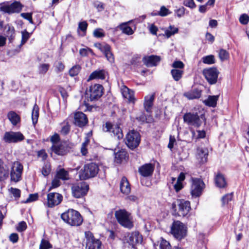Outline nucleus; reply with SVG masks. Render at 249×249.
Instances as JSON below:
<instances>
[{
	"label": "nucleus",
	"instance_id": "56",
	"mask_svg": "<svg viewBox=\"0 0 249 249\" xmlns=\"http://www.w3.org/2000/svg\"><path fill=\"white\" fill-rule=\"evenodd\" d=\"M27 228L26 223L24 221H21L18 224V226L17 228V230L18 232H22L25 231Z\"/></svg>",
	"mask_w": 249,
	"mask_h": 249
},
{
	"label": "nucleus",
	"instance_id": "19",
	"mask_svg": "<svg viewBox=\"0 0 249 249\" xmlns=\"http://www.w3.org/2000/svg\"><path fill=\"white\" fill-rule=\"evenodd\" d=\"M9 173L8 166L0 159V182L6 180L9 177Z\"/></svg>",
	"mask_w": 249,
	"mask_h": 249
},
{
	"label": "nucleus",
	"instance_id": "61",
	"mask_svg": "<svg viewBox=\"0 0 249 249\" xmlns=\"http://www.w3.org/2000/svg\"><path fill=\"white\" fill-rule=\"evenodd\" d=\"M0 11L10 15L9 4H7L5 2L0 3Z\"/></svg>",
	"mask_w": 249,
	"mask_h": 249
},
{
	"label": "nucleus",
	"instance_id": "24",
	"mask_svg": "<svg viewBox=\"0 0 249 249\" xmlns=\"http://www.w3.org/2000/svg\"><path fill=\"white\" fill-rule=\"evenodd\" d=\"M7 116L13 126L17 125V124H19L21 122L20 116L14 111L8 112Z\"/></svg>",
	"mask_w": 249,
	"mask_h": 249
},
{
	"label": "nucleus",
	"instance_id": "59",
	"mask_svg": "<svg viewBox=\"0 0 249 249\" xmlns=\"http://www.w3.org/2000/svg\"><path fill=\"white\" fill-rule=\"evenodd\" d=\"M232 198V193L228 194L222 197L221 200L223 205L228 203L229 201H231Z\"/></svg>",
	"mask_w": 249,
	"mask_h": 249
},
{
	"label": "nucleus",
	"instance_id": "6",
	"mask_svg": "<svg viewBox=\"0 0 249 249\" xmlns=\"http://www.w3.org/2000/svg\"><path fill=\"white\" fill-rule=\"evenodd\" d=\"M204 120V115L202 114L198 115L197 113H187L183 116L184 122L189 125L198 127Z\"/></svg>",
	"mask_w": 249,
	"mask_h": 249
},
{
	"label": "nucleus",
	"instance_id": "58",
	"mask_svg": "<svg viewBox=\"0 0 249 249\" xmlns=\"http://www.w3.org/2000/svg\"><path fill=\"white\" fill-rule=\"evenodd\" d=\"M60 185V180L57 179V178H54L52 180L51 185L48 189V192L50 191L52 189H53V188H56L59 187Z\"/></svg>",
	"mask_w": 249,
	"mask_h": 249
},
{
	"label": "nucleus",
	"instance_id": "25",
	"mask_svg": "<svg viewBox=\"0 0 249 249\" xmlns=\"http://www.w3.org/2000/svg\"><path fill=\"white\" fill-rule=\"evenodd\" d=\"M208 151L206 149L199 148L197 149L196 158L200 163H203L207 161Z\"/></svg>",
	"mask_w": 249,
	"mask_h": 249
},
{
	"label": "nucleus",
	"instance_id": "1",
	"mask_svg": "<svg viewBox=\"0 0 249 249\" xmlns=\"http://www.w3.org/2000/svg\"><path fill=\"white\" fill-rule=\"evenodd\" d=\"M114 215L118 222L123 227L129 229L133 227L131 214L125 209H119L115 212Z\"/></svg>",
	"mask_w": 249,
	"mask_h": 249
},
{
	"label": "nucleus",
	"instance_id": "3",
	"mask_svg": "<svg viewBox=\"0 0 249 249\" xmlns=\"http://www.w3.org/2000/svg\"><path fill=\"white\" fill-rule=\"evenodd\" d=\"M63 221L71 226H79L83 222V219L79 213L73 209H69L63 213Z\"/></svg>",
	"mask_w": 249,
	"mask_h": 249
},
{
	"label": "nucleus",
	"instance_id": "42",
	"mask_svg": "<svg viewBox=\"0 0 249 249\" xmlns=\"http://www.w3.org/2000/svg\"><path fill=\"white\" fill-rule=\"evenodd\" d=\"M50 67V65L49 64H40L38 68L39 73L45 74L49 70Z\"/></svg>",
	"mask_w": 249,
	"mask_h": 249
},
{
	"label": "nucleus",
	"instance_id": "28",
	"mask_svg": "<svg viewBox=\"0 0 249 249\" xmlns=\"http://www.w3.org/2000/svg\"><path fill=\"white\" fill-rule=\"evenodd\" d=\"M23 5L19 1H15L9 4L10 14L19 13L22 8Z\"/></svg>",
	"mask_w": 249,
	"mask_h": 249
},
{
	"label": "nucleus",
	"instance_id": "34",
	"mask_svg": "<svg viewBox=\"0 0 249 249\" xmlns=\"http://www.w3.org/2000/svg\"><path fill=\"white\" fill-rule=\"evenodd\" d=\"M183 70L172 69L171 71L172 77L176 81H179L182 77L183 74Z\"/></svg>",
	"mask_w": 249,
	"mask_h": 249
},
{
	"label": "nucleus",
	"instance_id": "45",
	"mask_svg": "<svg viewBox=\"0 0 249 249\" xmlns=\"http://www.w3.org/2000/svg\"><path fill=\"white\" fill-rule=\"evenodd\" d=\"M219 57L222 61L227 60L229 57V53L225 50L221 49L218 53Z\"/></svg>",
	"mask_w": 249,
	"mask_h": 249
},
{
	"label": "nucleus",
	"instance_id": "52",
	"mask_svg": "<svg viewBox=\"0 0 249 249\" xmlns=\"http://www.w3.org/2000/svg\"><path fill=\"white\" fill-rule=\"evenodd\" d=\"M173 69H180L183 70L184 67V64L181 61H175L172 64Z\"/></svg>",
	"mask_w": 249,
	"mask_h": 249
},
{
	"label": "nucleus",
	"instance_id": "30",
	"mask_svg": "<svg viewBox=\"0 0 249 249\" xmlns=\"http://www.w3.org/2000/svg\"><path fill=\"white\" fill-rule=\"evenodd\" d=\"M127 158V153L124 150H120L115 154V161L118 163L125 160Z\"/></svg>",
	"mask_w": 249,
	"mask_h": 249
},
{
	"label": "nucleus",
	"instance_id": "4",
	"mask_svg": "<svg viewBox=\"0 0 249 249\" xmlns=\"http://www.w3.org/2000/svg\"><path fill=\"white\" fill-rule=\"evenodd\" d=\"M99 171V166L97 164L93 162L85 165L83 169L79 173L80 179H87L96 176Z\"/></svg>",
	"mask_w": 249,
	"mask_h": 249
},
{
	"label": "nucleus",
	"instance_id": "44",
	"mask_svg": "<svg viewBox=\"0 0 249 249\" xmlns=\"http://www.w3.org/2000/svg\"><path fill=\"white\" fill-rule=\"evenodd\" d=\"M88 27V23L86 21L80 22L78 26V32L81 31L83 33V36L85 35Z\"/></svg>",
	"mask_w": 249,
	"mask_h": 249
},
{
	"label": "nucleus",
	"instance_id": "36",
	"mask_svg": "<svg viewBox=\"0 0 249 249\" xmlns=\"http://www.w3.org/2000/svg\"><path fill=\"white\" fill-rule=\"evenodd\" d=\"M159 249H173L170 243L161 238L159 241Z\"/></svg>",
	"mask_w": 249,
	"mask_h": 249
},
{
	"label": "nucleus",
	"instance_id": "21",
	"mask_svg": "<svg viewBox=\"0 0 249 249\" xmlns=\"http://www.w3.org/2000/svg\"><path fill=\"white\" fill-rule=\"evenodd\" d=\"M160 60V58L159 56L153 55L144 57L143 58L144 63L148 67L156 66Z\"/></svg>",
	"mask_w": 249,
	"mask_h": 249
},
{
	"label": "nucleus",
	"instance_id": "33",
	"mask_svg": "<svg viewBox=\"0 0 249 249\" xmlns=\"http://www.w3.org/2000/svg\"><path fill=\"white\" fill-rule=\"evenodd\" d=\"M131 21H129L128 22L123 23L120 24L119 26L123 33L127 35H131L134 33L132 29L128 25V23Z\"/></svg>",
	"mask_w": 249,
	"mask_h": 249
},
{
	"label": "nucleus",
	"instance_id": "63",
	"mask_svg": "<svg viewBox=\"0 0 249 249\" xmlns=\"http://www.w3.org/2000/svg\"><path fill=\"white\" fill-rule=\"evenodd\" d=\"M54 67L56 72L59 73L61 72L62 70V62L60 60L56 61L54 64Z\"/></svg>",
	"mask_w": 249,
	"mask_h": 249
},
{
	"label": "nucleus",
	"instance_id": "17",
	"mask_svg": "<svg viewBox=\"0 0 249 249\" xmlns=\"http://www.w3.org/2000/svg\"><path fill=\"white\" fill-rule=\"evenodd\" d=\"M125 240L132 248H135L137 245L142 243V237L139 232H133L128 234L125 237Z\"/></svg>",
	"mask_w": 249,
	"mask_h": 249
},
{
	"label": "nucleus",
	"instance_id": "41",
	"mask_svg": "<svg viewBox=\"0 0 249 249\" xmlns=\"http://www.w3.org/2000/svg\"><path fill=\"white\" fill-rule=\"evenodd\" d=\"M52 248V245L49 241L42 239L39 245V249H50Z\"/></svg>",
	"mask_w": 249,
	"mask_h": 249
},
{
	"label": "nucleus",
	"instance_id": "47",
	"mask_svg": "<svg viewBox=\"0 0 249 249\" xmlns=\"http://www.w3.org/2000/svg\"><path fill=\"white\" fill-rule=\"evenodd\" d=\"M11 193L15 197V199H18L21 196V191L20 189L11 187L10 189Z\"/></svg>",
	"mask_w": 249,
	"mask_h": 249
},
{
	"label": "nucleus",
	"instance_id": "7",
	"mask_svg": "<svg viewBox=\"0 0 249 249\" xmlns=\"http://www.w3.org/2000/svg\"><path fill=\"white\" fill-rule=\"evenodd\" d=\"M140 140L139 133L132 130L127 134L125 137V143L129 148L133 149L139 145Z\"/></svg>",
	"mask_w": 249,
	"mask_h": 249
},
{
	"label": "nucleus",
	"instance_id": "2",
	"mask_svg": "<svg viewBox=\"0 0 249 249\" xmlns=\"http://www.w3.org/2000/svg\"><path fill=\"white\" fill-rule=\"evenodd\" d=\"M172 208L175 214L184 216L191 209L190 203L189 201L184 199H178L172 203Z\"/></svg>",
	"mask_w": 249,
	"mask_h": 249
},
{
	"label": "nucleus",
	"instance_id": "37",
	"mask_svg": "<svg viewBox=\"0 0 249 249\" xmlns=\"http://www.w3.org/2000/svg\"><path fill=\"white\" fill-rule=\"evenodd\" d=\"M184 95L189 99L199 98L201 96V93L198 90H194L191 92L184 94Z\"/></svg>",
	"mask_w": 249,
	"mask_h": 249
},
{
	"label": "nucleus",
	"instance_id": "60",
	"mask_svg": "<svg viewBox=\"0 0 249 249\" xmlns=\"http://www.w3.org/2000/svg\"><path fill=\"white\" fill-rule=\"evenodd\" d=\"M239 21L242 24L246 25L249 21V16L246 14H242L239 18Z\"/></svg>",
	"mask_w": 249,
	"mask_h": 249
},
{
	"label": "nucleus",
	"instance_id": "26",
	"mask_svg": "<svg viewBox=\"0 0 249 249\" xmlns=\"http://www.w3.org/2000/svg\"><path fill=\"white\" fill-rule=\"evenodd\" d=\"M154 99V94H149L144 97L143 106L147 112H150L151 111Z\"/></svg>",
	"mask_w": 249,
	"mask_h": 249
},
{
	"label": "nucleus",
	"instance_id": "29",
	"mask_svg": "<svg viewBox=\"0 0 249 249\" xmlns=\"http://www.w3.org/2000/svg\"><path fill=\"white\" fill-rule=\"evenodd\" d=\"M215 183L217 187L220 188H225L227 185V183L224 176L218 173L215 178Z\"/></svg>",
	"mask_w": 249,
	"mask_h": 249
},
{
	"label": "nucleus",
	"instance_id": "15",
	"mask_svg": "<svg viewBox=\"0 0 249 249\" xmlns=\"http://www.w3.org/2000/svg\"><path fill=\"white\" fill-rule=\"evenodd\" d=\"M103 88L102 85L95 84L90 87L89 92V100L94 101L100 98L103 94Z\"/></svg>",
	"mask_w": 249,
	"mask_h": 249
},
{
	"label": "nucleus",
	"instance_id": "5",
	"mask_svg": "<svg viewBox=\"0 0 249 249\" xmlns=\"http://www.w3.org/2000/svg\"><path fill=\"white\" fill-rule=\"evenodd\" d=\"M171 233L178 240L184 238L187 234V228L179 221H174L171 227Z\"/></svg>",
	"mask_w": 249,
	"mask_h": 249
},
{
	"label": "nucleus",
	"instance_id": "40",
	"mask_svg": "<svg viewBox=\"0 0 249 249\" xmlns=\"http://www.w3.org/2000/svg\"><path fill=\"white\" fill-rule=\"evenodd\" d=\"M192 138L195 139L203 138L205 137V132L204 130H198L196 133L194 130H191Z\"/></svg>",
	"mask_w": 249,
	"mask_h": 249
},
{
	"label": "nucleus",
	"instance_id": "9",
	"mask_svg": "<svg viewBox=\"0 0 249 249\" xmlns=\"http://www.w3.org/2000/svg\"><path fill=\"white\" fill-rule=\"evenodd\" d=\"M72 195L76 198H80L86 195L89 190V185L85 182H81L71 186Z\"/></svg>",
	"mask_w": 249,
	"mask_h": 249
},
{
	"label": "nucleus",
	"instance_id": "49",
	"mask_svg": "<svg viewBox=\"0 0 249 249\" xmlns=\"http://www.w3.org/2000/svg\"><path fill=\"white\" fill-rule=\"evenodd\" d=\"M51 171V168L50 165L44 164L41 169L42 174L44 177H47Z\"/></svg>",
	"mask_w": 249,
	"mask_h": 249
},
{
	"label": "nucleus",
	"instance_id": "57",
	"mask_svg": "<svg viewBox=\"0 0 249 249\" xmlns=\"http://www.w3.org/2000/svg\"><path fill=\"white\" fill-rule=\"evenodd\" d=\"M20 16L24 19L28 20L30 23H34L32 18V13H22Z\"/></svg>",
	"mask_w": 249,
	"mask_h": 249
},
{
	"label": "nucleus",
	"instance_id": "46",
	"mask_svg": "<svg viewBox=\"0 0 249 249\" xmlns=\"http://www.w3.org/2000/svg\"><path fill=\"white\" fill-rule=\"evenodd\" d=\"M89 142V139L86 137L85 141L82 143L81 148V152L83 156L86 155L88 153V150L87 147L88 146Z\"/></svg>",
	"mask_w": 249,
	"mask_h": 249
},
{
	"label": "nucleus",
	"instance_id": "11",
	"mask_svg": "<svg viewBox=\"0 0 249 249\" xmlns=\"http://www.w3.org/2000/svg\"><path fill=\"white\" fill-rule=\"evenodd\" d=\"M191 193L193 196H199L204 188V183L203 181L198 178H192L191 179Z\"/></svg>",
	"mask_w": 249,
	"mask_h": 249
},
{
	"label": "nucleus",
	"instance_id": "54",
	"mask_svg": "<svg viewBox=\"0 0 249 249\" xmlns=\"http://www.w3.org/2000/svg\"><path fill=\"white\" fill-rule=\"evenodd\" d=\"M50 141L53 145L56 144L60 141V137L58 134L55 133L50 137Z\"/></svg>",
	"mask_w": 249,
	"mask_h": 249
},
{
	"label": "nucleus",
	"instance_id": "12",
	"mask_svg": "<svg viewBox=\"0 0 249 249\" xmlns=\"http://www.w3.org/2000/svg\"><path fill=\"white\" fill-rule=\"evenodd\" d=\"M103 130L104 132L111 133L118 139H121L123 137L122 130L117 124H112L110 122H107L103 125Z\"/></svg>",
	"mask_w": 249,
	"mask_h": 249
},
{
	"label": "nucleus",
	"instance_id": "22",
	"mask_svg": "<svg viewBox=\"0 0 249 249\" xmlns=\"http://www.w3.org/2000/svg\"><path fill=\"white\" fill-rule=\"evenodd\" d=\"M120 188L121 192L124 195H127L130 193V185L127 179L124 177H123L121 179Z\"/></svg>",
	"mask_w": 249,
	"mask_h": 249
},
{
	"label": "nucleus",
	"instance_id": "38",
	"mask_svg": "<svg viewBox=\"0 0 249 249\" xmlns=\"http://www.w3.org/2000/svg\"><path fill=\"white\" fill-rule=\"evenodd\" d=\"M178 32V29L173 26L170 25L168 28L165 31V35L167 38L175 35Z\"/></svg>",
	"mask_w": 249,
	"mask_h": 249
},
{
	"label": "nucleus",
	"instance_id": "23",
	"mask_svg": "<svg viewBox=\"0 0 249 249\" xmlns=\"http://www.w3.org/2000/svg\"><path fill=\"white\" fill-rule=\"evenodd\" d=\"M154 168L152 164H145L139 168V171L142 176L148 177L152 175Z\"/></svg>",
	"mask_w": 249,
	"mask_h": 249
},
{
	"label": "nucleus",
	"instance_id": "39",
	"mask_svg": "<svg viewBox=\"0 0 249 249\" xmlns=\"http://www.w3.org/2000/svg\"><path fill=\"white\" fill-rule=\"evenodd\" d=\"M51 150L55 154L58 155H62V144L59 145L54 144L52 145L51 147Z\"/></svg>",
	"mask_w": 249,
	"mask_h": 249
},
{
	"label": "nucleus",
	"instance_id": "20",
	"mask_svg": "<svg viewBox=\"0 0 249 249\" xmlns=\"http://www.w3.org/2000/svg\"><path fill=\"white\" fill-rule=\"evenodd\" d=\"M121 92L124 98L127 99L129 102L134 103L135 99L134 98V92L128 89L125 86H122L121 87Z\"/></svg>",
	"mask_w": 249,
	"mask_h": 249
},
{
	"label": "nucleus",
	"instance_id": "14",
	"mask_svg": "<svg viewBox=\"0 0 249 249\" xmlns=\"http://www.w3.org/2000/svg\"><path fill=\"white\" fill-rule=\"evenodd\" d=\"M218 74L219 71L214 68L206 69L203 71V74L210 84H214L216 83Z\"/></svg>",
	"mask_w": 249,
	"mask_h": 249
},
{
	"label": "nucleus",
	"instance_id": "27",
	"mask_svg": "<svg viewBox=\"0 0 249 249\" xmlns=\"http://www.w3.org/2000/svg\"><path fill=\"white\" fill-rule=\"evenodd\" d=\"M106 72L103 70H96L92 72L89 76L88 81L92 79H105Z\"/></svg>",
	"mask_w": 249,
	"mask_h": 249
},
{
	"label": "nucleus",
	"instance_id": "35",
	"mask_svg": "<svg viewBox=\"0 0 249 249\" xmlns=\"http://www.w3.org/2000/svg\"><path fill=\"white\" fill-rule=\"evenodd\" d=\"M6 36L8 38L10 42H12L15 36V30L14 27L8 26L6 31Z\"/></svg>",
	"mask_w": 249,
	"mask_h": 249
},
{
	"label": "nucleus",
	"instance_id": "18",
	"mask_svg": "<svg viewBox=\"0 0 249 249\" xmlns=\"http://www.w3.org/2000/svg\"><path fill=\"white\" fill-rule=\"evenodd\" d=\"M88 122L86 115L82 112H77L74 115V123L79 126H85Z\"/></svg>",
	"mask_w": 249,
	"mask_h": 249
},
{
	"label": "nucleus",
	"instance_id": "55",
	"mask_svg": "<svg viewBox=\"0 0 249 249\" xmlns=\"http://www.w3.org/2000/svg\"><path fill=\"white\" fill-rule=\"evenodd\" d=\"M37 156L38 158H41L43 161L45 160L48 158V154L45 149H42L37 152Z\"/></svg>",
	"mask_w": 249,
	"mask_h": 249
},
{
	"label": "nucleus",
	"instance_id": "48",
	"mask_svg": "<svg viewBox=\"0 0 249 249\" xmlns=\"http://www.w3.org/2000/svg\"><path fill=\"white\" fill-rule=\"evenodd\" d=\"M81 69L79 65H75L72 67L69 71V74L71 76H74L78 74Z\"/></svg>",
	"mask_w": 249,
	"mask_h": 249
},
{
	"label": "nucleus",
	"instance_id": "16",
	"mask_svg": "<svg viewBox=\"0 0 249 249\" xmlns=\"http://www.w3.org/2000/svg\"><path fill=\"white\" fill-rule=\"evenodd\" d=\"M62 201L61 194L56 193H50L47 195V206L53 208L59 204Z\"/></svg>",
	"mask_w": 249,
	"mask_h": 249
},
{
	"label": "nucleus",
	"instance_id": "43",
	"mask_svg": "<svg viewBox=\"0 0 249 249\" xmlns=\"http://www.w3.org/2000/svg\"><path fill=\"white\" fill-rule=\"evenodd\" d=\"M21 33L22 37L21 43L19 45L20 46H21L23 45H24L30 37V35L26 30H25L24 31H22Z\"/></svg>",
	"mask_w": 249,
	"mask_h": 249
},
{
	"label": "nucleus",
	"instance_id": "51",
	"mask_svg": "<svg viewBox=\"0 0 249 249\" xmlns=\"http://www.w3.org/2000/svg\"><path fill=\"white\" fill-rule=\"evenodd\" d=\"M202 61L204 63L212 64L214 63V58L213 55H208L202 58Z\"/></svg>",
	"mask_w": 249,
	"mask_h": 249
},
{
	"label": "nucleus",
	"instance_id": "50",
	"mask_svg": "<svg viewBox=\"0 0 249 249\" xmlns=\"http://www.w3.org/2000/svg\"><path fill=\"white\" fill-rule=\"evenodd\" d=\"M171 13V12L168 9L164 6H162L160 7V10L158 13V15L161 17H165Z\"/></svg>",
	"mask_w": 249,
	"mask_h": 249
},
{
	"label": "nucleus",
	"instance_id": "32",
	"mask_svg": "<svg viewBox=\"0 0 249 249\" xmlns=\"http://www.w3.org/2000/svg\"><path fill=\"white\" fill-rule=\"evenodd\" d=\"M39 117V107L36 104H35L33 107L32 113V119L33 124L35 125L38 121Z\"/></svg>",
	"mask_w": 249,
	"mask_h": 249
},
{
	"label": "nucleus",
	"instance_id": "53",
	"mask_svg": "<svg viewBox=\"0 0 249 249\" xmlns=\"http://www.w3.org/2000/svg\"><path fill=\"white\" fill-rule=\"evenodd\" d=\"M38 198V195L37 193L30 194L28 198L24 202L25 203H28L37 200Z\"/></svg>",
	"mask_w": 249,
	"mask_h": 249
},
{
	"label": "nucleus",
	"instance_id": "13",
	"mask_svg": "<svg viewBox=\"0 0 249 249\" xmlns=\"http://www.w3.org/2000/svg\"><path fill=\"white\" fill-rule=\"evenodd\" d=\"M25 139V137L20 132H6L3 136V140L7 143H17Z\"/></svg>",
	"mask_w": 249,
	"mask_h": 249
},
{
	"label": "nucleus",
	"instance_id": "64",
	"mask_svg": "<svg viewBox=\"0 0 249 249\" xmlns=\"http://www.w3.org/2000/svg\"><path fill=\"white\" fill-rule=\"evenodd\" d=\"M79 53L81 56H86L88 55L89 53H92V51L88 48H83L80 50Z\"/></svg>",
	"mask_w": 249,
	"mask_h": 249
},
{
	"label": "nucleus",
	"instance_id": "31",
	"mask_svg": "<svg viewBox=\"0 0 249 249\" xmlns=\"http://www.w3.org/2000/svg\"><path fill=\"white\" fill-rule=\"evenodd\" d=\"M219 95L209 96L207 100L204 101V103L209 107H215Z\"/></svg>",
	"mask_w": 249,
	"mask_h": 249
},
{
	"label": "nucleus",
	"instance_id": "10",
	"mask_svg": "<svg viewBox=\"0 0 249 249\" xmlns=\"http://www.w3.org/2000/svg\"><path fill=\"white\" fill-rule=\"evenodd\" d=\"M23 170V166L20 162H14L9 173L11 180L15 182L20 181L21 179Z\"/></svg>",
	"mask_w": 249,
	"mask_h": 249
},
{
	"label": "nucleus",
	"instance_id": "62",
	"mask_svg": "<svg viewBox=\"0 0 249 249\" xmlns=\"http://www.w3.org/2000/svg\"><path fill=\"white\" fill-rule=\"evenodd\" d=\"M93 35L96 37H102L105 36L103 30L101 28L95 29L93 32Z\"/></svg>",
	"mask_w": 249,
	"mask_h": 249
},
{
	"label": "nucleus",
	"instance_id": "8",
	"mask_svg": "<svg viewBox=\"0 0 249 249\" xmlns=\"http://www.w3.org/2000/svg\"><path fill=\"white\" fill-rule=\"evenodd\" d=\"M86 249H100L102 245L101 241L96 239L89 231L85 232Z\"/></svg>",
	"mask_w": 249,
	"mask_h": 249
}]
</instances>
